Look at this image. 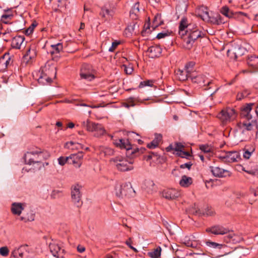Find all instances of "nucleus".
<instances>
[{
  "label": "nucleus",
  "mask_w": 258,
  "mask_h": 258,
  "mask_svg": "<svg viewBox=\"0 0 258 258\" xmlns=\"http://www.w3.org/2000/svg\"><path fill=\"white\" fill-rule=\"evenodd\" d=\"M253 105V104L252 103L248 104L241 109V115L247 119L246 121L238 124V126L242 134H245L246 132L255 131L257 129V122L255 120L252 119V116L250 113Z\"/></svg>",
  "instance_id": "nucleus-1"
},
{
  "label": "nucleus",
  "mask_w": 258,
  "mask_h": 258,
  "mask_svg": "<svg viewBox=\"0 0 258 258\" xmlns=\"http://www.w3.org/2000/svg\"><path fill=\"white\" fill-rule=\"evenodd\" d=\"M189 77L192 82L199 84L204 90H209L213 88L214 91L211 94V96H213L220 89V87L216 85L215 81L209 79L203 74H198L196 72H192L190 74Z\"/></svg>",
  "instance_id": "nucleus-2"
},
{
  "label": "nucleus",
  "mask_w": 258,
  "mask_h": 258,
  "mask_svg": "<svg viewBox=\"0 0 258 258\" xmlns=\"http://www.w3.org/2000/svg\"><path fill=\"white\" fill-rule=\"evenodd\" d=\"M114 143L117 147L126 149V155L131 158L137 157L143 154L146 150L144 148L133 147L128 140L119 139Z\"/></svg>",
  "instance_id": "nucleus-3"
},
{
  "label": "nucleus",
  "mask_w": 258,
  "mask_h": 258,
  "mask_svg": "<svg viewBox=\"0 0 258 258\" xmlns=\"http://www.w3.org/2000/svg\"><path fill=\"white\" fill-rule=\"evenodd\" d=\"M110 161L113 164L116 169L119 171L125 172L134 169L133 161L132 160H128L125 158L117 156L111 158Z\"/></svg>",
  "instance_id": "nucleus-4"
},
{
  "label": "nucleus",
  "mask_w": 258,
  "mask_h": 258,
  "mask_svg": "<svg viewBox=\"0 0 258 258\" xmlns=\"http://www.w3.org/2000/svg\"><path fill=\"white\" fill-rule=\"evenodd\" d=\"M188 28V30H186L185 31V33L187 34L188 37L187 39L185 40V43L186 44V47L188 48H190L195 40L199 38L202 37L204 34L199 29L197 26L195 24H194V25H189Z\"/></svg>",
  "instance_id": "nucleus-5"
},
{
  "label": "nucleus",
  "mask_w": 258,
  "mask_h": 258,
  "mask_svg": "<svg viewBox=\"0 0 258 258\" xmlns=\"http://www.w3.org/2000/svg\"><path fill=\"white\" fill-rule=\"evenodd\" d=\"M217 116L221 124L224 125L234 120L237 116V114L234 109L227 107L223 109Z\"/></svg>",
  "instance_id": "nucleus-6"
},
{
  "label": "nucleus",
  "mask_w": 258,
  "mask_h": 258,
  "mask_svg": "<svg viewBox=\"0 0 258 258\" xmlns=\"http://www.w3.org/2000/svg\"><path fill=\"white\" fill-rule=\"evenodd\" d=\"M82 125L87 131L94 132V136L96 137H100L105 133V130L101 124L95 123L89 120L83 121Z\"/></svg>",
  "instance_id": "nucleus-7"
},
{
  "label": "nucleus",
  "mask_w": 258,
  "mask_h": 258,
  "mask_svg": "<svg viewBox=\"0 0 258 258\" xmlns=\"http://www.w3.org/2000/svg\"><path fill=\"white\" fill-rule=\"evenodd\" d=\"M115 194L116 196L119 198H130L135 195V191L133 188L131 183L127 182L116 187Z\"/></svg>",
  "instance_id": "nucleus-8"
},
{
  "label": "nucleus",
  "mask_w": 258,
  "mask_h": 258,
  "mask_svg": "<svg viewBox=\"0 0 258 258\" xmlns=\"http://www.w3.org/2000/svg\"><path fill=\"white\" fill-rule=\"evenodd\" d=\"M96 71L88 64H84L80 73L81 78L88 81L93 80L96 77Z\"/></svg>",
  "instance_id": "nucleus-9"
},
{
  "label": "nucleus",
  "mask_w": 258,
  "mask_h": 258,
  "mask_svg": "<svg viewBox=\"0 0 258 258\" xmlns=\"http://www.w3.org/2000/svg\"><path fill=\"white\" fill-rule=\"evenodd\" d=\"M220 12L228 18H234L239 21H244V18H247V14L241 12H234L227 6L223 7Z\"/></svg>",
  "instance_id": "nucleus-10"
},
{
  "label": "nucleus",
  "mask_w": 258,
  "mask_h": 258,
  "mask_svg": "<svg viewBox=\"0 0 258 258\" xmlns=\"http://www.w3.org/2000/svg\"><path fill=\"white\" fill-rule=\"evenodd\" d=\"M245 49L239 45L234 44L227 50V54L231 59L237 60L245 53Z\"/></svg>",
  "instance_id": "nucleus-11"
},
{
  "label": "nucleus",
  "mask_w": 258,
  "mask_h": 258,
  "mask_svg": "<svg viewBox=\"0 0 258 258\" xmlns=\"http://www.w3.org/2000/svg\"><path fill=\"white\" fill-rule=\"evenodd\" d=\"M220 158L225 162L232 163L240 160V155L237 151H229L220 156Z\"/></svg>",
  "instance_id": "nucleus-12"
},
{
  "label": "nucleus",
  "mask_w": 258,
  "mask_h": 258,
  "mask_svg": "<svg viewBox=\"0 0 258 258\" xmlns=\"http://www.w3.org/2000/svg\"><path fill=\"white\" fill-rule=\"evenodd\" d=\"M80 186L75 185L72 187L71 197L73 202L77 207H80L82 205L81 201V194L80 192Z\"/></svg>",
  "instance_id": "nucleus-13"
},
{
  "label": "nucleus",
  "mask_w": 258,
  "mask_h": 258,
  "mask_svg": "<svg viewBox=\"0 0 258 258\" xmlns=\"http://www.w3.org/2000/svg\"><path fill=\"white\" fill-rule=\"evenodd\" d=\"M83 156L84 154L82 152L71 154L69 157V163L72 164L76 168H79L82 164Z\"/></svg>",
  "instance_id": "nucleus-14"
},
{
  "label": "nucleus",
  "mask_w": 258,
  "mask_h": 258,
  "mask_svg": "<svg viewBox=\"0 0 258 258\" xmlns=\"http://www.w3.org/2000/svg\"><path fill=\"white\" fill-rule=\"evenodd\" d=\"M162 196L167 200H173L180 196V192L175 188H167L162 192Z\"/></svg>",
  "instance_id": "nucleus-15"
},
{
  "label": "nucleus",
  "mask_w": 258,
  "mask_h": 258,
  "mask_svg": "<svg viewBox=\"0 0 258 258\" xmlns=\"http://www.w3.org/2000/svg\"><path fill=\"white\" fill-rule=\"evenodd\" d=\"M50 252L52 255L57 258L62 257L64 253V250L62 249L60 246L57 243L53 242L49 245Z\"/></svg>",
  "instance_id": "nucleus-16"
},
{
  "label": "nucleus",
  "mask_w": 258,
  "mask_h": 258,
  "mask_svg": "<svg viewBox=\"0 0 258 258\" xmlns=\"http://www.w3.org/2000/svg\"><path fill=\"white\" fill-rule=\"evenodd\" d=\"M35 151L27 152L24 156L25 162L26 164L31 165L33 163H40L41 160H38Z\"/></svg>",
  "instance_id": "nucleus-17"
},
{
  "label": "nucleus",
  "mask_w": 258,
  "mask_h": 258,
  "mask_svg": "<svg viewBox=\"0 0 258 258\" xmlns=\"http://www.w3.org/2000/svg\"><path fill=\"white\" fill-rule=\"evenodd\" d=\"M211 170L213 174L216 177H229L231 175V173L229 171L221 168L219 167H211Z\"/></svg>",
  "instance_id": "nucleus-18"
},
{
  "label": "nucleus",
  "mask_w": 258,
  "mask_h": 258,
  "mask_svg": "<svg viewBox=\"0 0 258 258\" xmlns=\"http://www.w3.org/2000/svg\"><path fill=\"white\" fill-rule=\"evenodd\" d=\"M41 71L43 73L46 74L48 76L52 79H54L56 75V68L53 65L46 64L41 68Z\"/></svg>",
  "instance_id": "nucleus-19"
},
{
  "label": "nucleus",
  "mask_w": 258,
  "mask_h": 258,
  "mask_svg": "<svg viewBox=\"0 0 258 258\" xmlns=\"http://www.w3.org/2000/svg\"><path fill=\"white\" fill-rule=\"evenodd\" d=\"M99 15L104 21H110L112 19L114 15V12L113 10H110L106 7H103L101 9Z\"/></svg>",
  "instance_id": "nucleus-20"
},
{
  "label": "nucleus",
  "mask_w": 258,
  "mask_h": 258,
  "mask_svg": "<svg viewBox=\"0 0 258 258\" xmlns=\"http://www.w3.org/2000/svg\"><path fill=\"white\" fill-rule=\"evenodd\" d=\"M207 232H211L215 235L225 234L228 232V230L220 225H215L206 229Z\"/></svg>",
  "instance_id": "nucleus-21"
},
{
  "label": "nucleus",
  "mask_w": 258,
  "mask_h": 258,
  "mask_svg": "<svg viewBox=\"0 0 258 258\" xmlns=\"http://www.w3.org/2000/svg\"><path fill=\"white\" fill-rule=\"evenodd\" d=\"M25 37L24 36L18 35L14 37L12 41L11 45L13 48L20 49L21 46H25Z\"/></svg>",
  "instance_id": "nucleus-22"
},
{
  "label": "nucleus",
  "mask_w": 258,
  "mask_h": 258,
  "mask_svg": "<svg viewBox=\"0 0 258 258\" xmlns=\"http://www.w3.org/2000/svg\"><path fill=\"white\" fill-rule=\"evenodd\" d=\"M148 55L151 58H155L159 57L161 52V48L158 45H153L150 46L147 50Z\"/></svg>",
  "instance_id": "nucleus-23"
},
{
  "label": "nucleus",
  "mask_w": 258,
  "mask_h": 258,
  "mask_svg": "<svg viewBox=\"0 0 258 258\" xmlns=\"http://www.w3.org/2000/svg\"><path fill=\"white\" fill-rule=\"evenodd\" d=\"M196 13L197 15L204 21L209 20L210 15L207 7L201 6L196 10Z\"/></svg>",
  "instance_id": "nucleus-24"
},
{
  "label": "nucleus",
  "mask_w": 258,
  "mask_h": 258,
  "mask_svg": "<svg viewBox=\"0 0 258 258\" xmlns=\"http://www.w3.org/2000/svg\"><path fill=\"white\" fill-rule=\"evenodd\" d=\"M189 25H194V24L188 23L187 19L186 18H182L180 21L179 25V34L183 35V32H185L186 30H188V27Z\"/></svg>",
  "instance_id": "nucleus-25"
},
{
  "label": "nucleus",
  "mask_w": 258,
  "mask_h": 258,
  "mask_svg": "<svg viewBox=\"0 0 258 258\" xmlns=\"http://www.w3.org/2000/svg\"><path fill=\"white\" fill-rule=\"evenodd\" d=\"M206 21L210 22L211 23L215 25H220L224 23V21L222 17L218 13L214 14L211 16H209V20H207Z\"/></svg>",
  "instance_id": "nucleus-26"
},
{
  "label": "nucleus",
  "mask_w": 258,
  "mask_h": 258,
  "mask_svg": "<svg viewBox=\"0 0 258 258\" xmlns=\"http://www.w3.org/2000/svg\"><path fill=\"white\" fill-rule=\"evenodd\" d=\"M162 139V136L161 134H155L154 140L148 143L147 147L149 149H155L157 147Z\"/></svg>",
  "instance_id": "nucleus-27"
},
{
  "label": "nucleus",
  "mask_w": 258,
  "mask_h": 258,
  "mask_svg": "<svg viewBox=\"0 0 258 258\" xmlns=\"http://www.w3.org/2000/svg\"><path fill=\"white\" fill-rule=\"evenodd\" d=\"M53 79L48 76L46 74L43 73L42 71L41 70L39 77L38 79L39 83L42 85H47L51 83Z\"/></svg>",
  "instance_id": "nucleus-28"
},
{
  "label": "nucleus",
  "mask_w": 258,
  "mask_h": 258,
  "mask_svg": "<svg viewBox=\"0 0 258 258\" xmlns=\"http://www.w3.org/2000/svg\"><path fill=\"white\" fill-rule=\"evenodd\" d=\"M190 73L184 70H178L176 72V76L179 81H184L190 78Z\"/></svg>",
  "instance_id": "nucleus-29"
},
{
  "label": "nucleus",
  "mask_w": 258,
  "mask_h": 258,
  "mask_svg": "<svg viewBox=\"0 0 258 258\" xmlns=\"http://www.w3.org/2000/svg\"><path fill=\"white\" fill-rule=\"evenodd\" d=\"M242 238L239 235H235L234 233H229L225 237V240L227 242L236 243L240 242Z\"/></svg>",
  "instance_id": "nucleus-30"
},
{
  "label": "nucleus",
  "mask_w": 258,
  "mask_h": 258,
  "mask_svg": "<svg viewBox=\"0 0 258 258\" xmlns=\"http://www.w3.org/2000/svg\"><path fill=\"white\" fill-rule=\"evenodd\" d=\"M247 62L248 66L253 69H258V56L255 55L248 56Z\"/></svg>",
  "instance_id": "nucleus-31"
},
{
  "label": "nucleus",
  "mask_w": 258,
  "mask_h": 258,
  "mask_svg": "<svg viewBox=\"0 0 258 258\" xmlns=\"http://www.w3.org/2000/svg\"><path fill=\"white\" fill-rule=\"evenodd\" d=\"M25 251H26L25 247L21 246L17 248H15L13 251L12 254L16 258H23Z\"/></svg>",
  "instance_id": "nucleus-32"
},
{
  "label": "nucleus",
  "mask_w": 258,
  "mask_h": 258,
  "mask_svg": "<svg viewBox=\"0 0 258 258\" xmlns=\"http://www.w3.org/2000/svg\"><path fill=\"white\" fill-rule=\"evenodd\" d=\"M23 209V204L21 203H14L12 205L11 210L14 214L20 215Z\"/></svg>",
  "instance_id": "nucleus-33"
},
{
  "label": "nucleus",
  "mask_w": 258,
  "mask_h": 258,
  "mask_svg": "<svg viewBox=\"0 0 258 258\" xmlns=\"http://www.w3.org/2000/svg\"><path fill=\"white\" fill-rule=\"evenodd\" d=\"M192 183V179L191 177H188L186 175H183L179 181V184L184 187H188Z\"/></svg>",
  "instance_id": "nucleus-34"
},
{
  "label": "nucleus",
  "mask_w": 258,
  "mask_h": 258,
  "mask_svg": "<svg viewBox=\"0 0 258 258\" xmlns=\"http://www.w3.org/2000/svg\"><path fill=\"white\" fill-rule=\"evenodd\" d=\"M35 153L37 154L38 160H41V163L50 156L48 152L44 151H42L40 149L36 150Z\"/></svg>",
  "instance_id": "nucleus-35"
},
{
  "label": "nucleus",
  "mask_w": 258,
  "mask_h": 258,
  "mask_svg": "<svg viewBox=\"0 0 258 258\" xmlns=\"http://www.w3.org/2000/svg\"><path fill=\"white\" fill-rule=\"evenodd\" d=\"M254 150L255 149L253 147L248 148V146H245V147L243 149V158L245 159H249Z\"/></svg>",
  "instance_id": "nucleus-36"
},
{
  "label": "nucleus",
  "mask_w": 258,
  "mask_h": 258,
  "mask_svg": "<svg viewBox=\"0 0 258 258\" xmlns=\"http://www.w3.org/2000/svg\"><path fill=\"white\" fill-rule=\"evenodd\" d=\"M99 150L100 154H103L104 156H111L114 154L113 150L107 147L100 146L99 148Z\"/></svg>",
  "instance_id": "nucleus-37"
},
{
  "label": "nucleus",
  "mask_w": 258,
  "mask_h": 258,
  "mask_svg": "<svg viewBox=\"0 0 258 258\" xmlns=\"http://www.w3.org/2000/svg\"><path fill=\"white\" fill-rule=\"evenodd\" d=\"M13 60L8 55H4L3 57L0 58V66L5 64L6 68L8 67L13 63Z\"/></svg>",
  "instance_id": "nucleus-38"
},
{
  "label": "nucleus",
  "mask_w": 258,
  "mask_h": 258,
  "mask_svg": "<svg viewBox=\"0 0 258 258\" xmlns=\"http://www.w3.org/2000/svg\"><path fill=\"white\" fill-rule=\"evenodd\" d=\"M52 51H51V55L55 54H59L60 51L62 50V44L60 43H58L56 44L51 45Z\"/></svg>",
  "instance_id": "nucleus-39"
},
{
  "label": "nucleus",
  "mask_w": 258,
  "mask_h": 258,
  "mask_svg": "<svg viewBox=\"0 0 258 258\" xmlns=\"http://www.w3.org/2000/svg\"><path fill=\"white\" fill-rule=\"evenodd\" d=\"M126 100L130 107H134L142 102L138 97H131L127 98Z\"/></svg>",
  "instance_id": "nucleus-40"
},
{
  "label": "nucleus",
  "mask_w": 258,
  "mask_h": 258,
  "mask_svg": "<svg viewBox=\"0 0 258 258\" xmlns=\"http://www.w3.org/2000/svg\"><path fill=\"white\" fill-rule=\"evenodd\" d=\"M36 55V52L35 49L29 48L24 55L25 58L28 60H31Z\"/></svg>",
  "instance_id": "nucleus-41"
},
{
  "label": "nucleus",
  "mask_w": 258,
  "mask_h": 258,
  "mask_svg": "<svg viewBox=\"0 0 258 258\" xmlns=\"http://www.w3.org/2000/svg\"><path fill=\"white\" fill-rule=\"evenodd\" d=\"M199 148L204 153H210L213 151L212 147L208 144L201 145L199 146Z\"/></svg>",
  "instance_id": "nucleus-42"
},
{
  "label": "nucleus",
  "mask_w": 258,
  "mask_h": 258,
  "mask_svg": "<svg viewBox=\"0 0 258 258\" xmlns=\"http://www.w3.org/2000/svg\"><path fill=\"white\" fill-rule=\"evenodd\" d=\"M161 248L158 247L154 249L152 251L148 253L149 255L152 258H158L161 255Z\"/></svg>",
  "instance_id": "nucleus-43"
},
{
  "label": "nucleus",
  "mask_w": 258,
  "mask_h": 258,
  "mask_svg": "<svg viewBox=\"0 0 258 258\" xmlns=\"http://www.w3.org/2000/svg\"><path fill=\"white\" fill-rule=\"evenodd\" d=\"M82 145L78 143H74L73 142H68L65 145V147L69 149L74 150L75 149H78L81 147Z\"/></svg>",
  "instance_id": "nucleus-44"
},
{
  "label": "nucleus",
  "mask_w": 258,
  "mask_h": 258,
  "mask_svg": "<svg viewBox=\"0 0 258 258\" xmlns=\"http://www.w3.org/2000/svg\"><path fill=\"white\" fill-rule=\"evenodd\" d=\"M249 94L250 91L249 90H244L237 93L236 96L237 100H241V99L247 97Z\"/></svg>",
  "instance_id": "nucleus-45"
},
{
  "label": "nucleus",
  "mask_w": 258,
  "mask_h": 258,
  "mask_svg": "<svg viewBox=\"0 0 258 258\" xmlns=\"http://www.w3.org/2000/svg\"><path fill=\"white\" fill-rule=\"evenodd\" d=\"M13 15L12 14H4L2 16L1 20L3 23L8 24L12 19Z\"/></svg>",
  "instance_id": "nucleus-46"
},
{
  "label": "nucleus",
  "mask_w": 258,
  "mask_h": 258,
  "mask_svg": "<svg viewBox=\"0 0 258 258\" xmlns=\"http://www.w3.org/2000/svg\"><path fill=\"white\" fill-rule=\"evenodd\" d=\"M153 85V81L152 80H146L141 82L139 86L140 88H143L145 86L152 87Z\"/></svg>",
  "instance_id": "nucleus-47"
},
{
  "label": "nucleus",
  "mask_w": 258,
  "mask_h": 258,
  "mask_svg": "<svg viewBox=\"0 0 258 258\" xmlns=\"http://www.w3.org/2000/svg\"><path fill=\"white\" fill-rule=\"evenodd\" d=\"M122 67L123 68L124 71L126 74L131 75L133 72V67L131 64H128V66L123 64Z\"/></svg>",
  "instance_id": "nucleus-48"
},
{
  "label": "nucleus",
  "mask_w": 258,
  "mask_h": 258,
  "mask_svg": "<svg viewBox=\"0 0 258 258\" xmlns=\"http://www.w3.org/2000/svg\"><path fill=\"white\" fill-rule=\"evenodd\" d=\"M206 244L210 247H212L213 248L218 247V248H221L223 246V244H219V243H216L214 242H212V241H207Z\"/></svg>",
  "instance_id": "nucleus-49"
},
{
  "label": "nucleus",
  "mask_w": 258,
  "mask_h": 258,
  "mask_svg": "<svg viewBox=\"0 0 258 258\" xmlns=\"http://www.w3.org/2000/svg\"><path fill=\"white\" fill-rule=\"evenodd\" d=\"M195 63L193 62L187 63L185 66V70L190 73H192Z\"/></svg>",
  "instance_id": "nucleus-50"
},
{
  "label": "nucleus",
  "mask_w": 258,
  "mask_h": 258,
  "mask_svg": "<svg viewBox=\"0 0 258 258\" xmlns=\"http://www.w3.org/2000/svg\"><path fill=\"white\" fill-rule=\"evenodd\" d=\"M9 253V250L7 246H4L0 248V254L4 256H8Z\"/></svg>",
  "instance_id": "nucleus-51"
},
{
  "label": "nucleus",
  "mask_w": 258,
  "mask_h": 258,
  "mask_svg": "<svg viewBox=\"0 0 258 258\" xmlns=\"http://www.w3.org/2000/svg\"><path fill=\"white\" fill-rule=\"evenodd\" d=\"M58 162L59 164L61 166L64 165L67 162L69 163V157H60L58 159Z\"/></svg>",
  "instance_id": "nucleus-52"
},
{
  "label": "nucleus",
  "mask_w": 258,
  "mask_h": 258,
  "mask_svg": "<svg viewBox=\"0 0 258 258\" xmlns=\"http://www.w3.org/2000/svg\"><path fill=\"white\" fill-rule=\"evenodd\" d=\"M215 214L214 210L211 207H207L205 209L204 214L207 216H213Z\"/></svg>",
  "instance_id": "nucleus-53"
},
{
  "label": "nucleus",
  "mask_w": 258,
  "mask_h": 258,
  "mask_svg": "<svg viewBox=\"0 0 258 258\" xmlns=\"http://www.w3.org/2000/svg\"><path fill=\"white\" fill-rule=\"evenodd\" d=\"M178 156L181 158H185L188 159L189 157L191 156L190 154L188 152L180 151V152L177 153Z\"/></svg>",
  "instance_id": "nucleus-54"
},
{
  "label": "nucleus",
  "mask_w": 258,
  "mask_h": 258,
  "mask_svg": "<svg viewBox=\"0 0 258 258\" xmlns=\"http://www.w3.org/2000/svg\"><path fill=\"white\" fill-rule=\"evenodd\" d=\"M160 18L161 16L160 15H157L155 16L153 23L156 27L159 25H161L162 24V22L160 21Z\"/></svg>",
  "instance_id": "nucleus-55"
},
{
  "label": "nucleus",
  "mask_w": 258,
  "mask_h": 258,
  "mask_svg": "<svg viewBox=\"0 0 258 258\" xmlns=\"http://www.w3.org/2000/svg\"><path fill=\"white\" fill-rule=\"evenodd\" d=\"M120 44V41H115L112 43L111 46L109 48V51L110 52H113L116 48L117 46Z\"/></svg>",
  "instance_id": "nucleus-56"
},
{
  "label": "nucleus",
  "mask_w": 258,
  "mask_h": 258,
  "mask_svg": "<svg viewBox=\"0 0 258 258\" xmlns=\"http://www.w3.org/2000/svg\"><path fill=\"white\" fill-rule=\"evenodd\" d=\"M183 148L184 146L181 143L176 142L174 144V150L180 152Z\"/></svg>",
  "instance_id": "nucleus-57"
},
{
  "label": "nucleus",
  "mask_w": 258,
  "mask_h": 258,
  "mask_svg": "<svg viewBox=\"0 0 258 258\" xmlns=\"http://www.w3.org/2000/svg\"><path fill=\"white\" fill-rule=\"evenodd\" d=\"M170 35V33L168 32H163L158 33L157 35L156 38L158 39H162L165 38L166 36H168Z\"/></svg>",
  "instance_id": "nucleus-58"
},
{
  "label": "nucleus",
  "mask_w": 258,
  "mask_h": 258,
  "mask_svg": "<svg viewBox=\"0 0 258 258\" xmlns=\"http://www.w3.org/2000/svg\"><path fill=\"white\" fill-rule=\"evenodd\" d=\"M36 26V24H32L31 26L26 30V34L30 35L33 32L34 28Z\"/></svg>",
  "instance_id": "nucleus-59"
},
{
  "label": "nucleus",
  "mask_w": 258,
  "mask_h": 258,
  "mask_svg": "<svg viewBox=\"0 0 258 258\" xmlns=\"http://www.w3.org/2000/svg\"><path fill=\"white\" fill-rule=\"evenodd\" d=\"M192 164L191 162H189L180 165V168L181 169H184L185 168L189 170L191 168Z\"/></svg>",
  "instance_id": "nucleus-60"
},
{
  "label": "nucleus",
  "mask_w": 258,
  "mask_h": 258,
  "mask_svg": "<svg viewBox=\"0 0 258 258\" xmlns=\"http://www.w3.org/2000/svg\"><path fill=\"white\" fill-rule=\"evenodd\" d=\"M153 157L156 158V159H158L159 158L158 155L157 154H155L154 153H150L147 157L146 160H149L152 159Z\"/></svg>",
  "instance_id": "nucleus-61"
},
{
  "label": "nucleus",
  "mask_w": 258,
  "mask_h": 258,
  "mask_svg": "<svg viewBox=\"0 0 258 258\" xmlns=\"http://www.w3.org/2000/svg\"><path fill=\"white\" fill-rule=\"evenodd\" d=\"M184 243L187 246H188V247H194L195 246L194 245V244H192V242H191L190 241L188 240V241H186V240H185V241H184Z\"/></svg>",
  "instance_id": "nucleus-62"
},
{
  "label": "nucleus",
  "mask_w": 258,
  "mask_h": 258,
  "mask_svg": "<svg viewBox=\"0 0 258 258\" xmlns=\"http://www.w3.org/2000/svg\"><path fill=\"white\" fill-rule=\"evenodd\" d=\"M174 145L173 146L172 145H170L166 148V150L167 152H170L172 150H174Z\"/></svg>",
  "instance_id": "nucleus-63"
},
{
  "label": "nucleus",
  "mask_w": 258,
  "mask_h": 258,
  "mask_svg": "<svg viewBox=\"0 0 258 258\" xmlns=\"http://www.w3.org/2000/svg\"><path fill=\"white\" fill-rule=\"evenodd\" d=\"M122 106L126 108H129L130 107H131L126 99L125 100V102L122 103Z\"/></svg>",
  "instance_id": "nucleus-64"
}]
</instances>
